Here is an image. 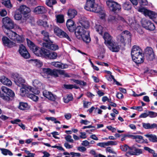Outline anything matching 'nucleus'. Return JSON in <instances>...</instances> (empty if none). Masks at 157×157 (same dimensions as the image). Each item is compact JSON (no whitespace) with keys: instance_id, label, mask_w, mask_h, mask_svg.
<instances>
[{"instance_id":"obj_13","label":"nucleus","mask_w":157,"mask_h":157,"mask_svg":"<svg viewBox=\"0 0 157 157\" xmlns=\"http://www.w3.org/2000/svg\"><path fill=\"white\" fill-rule=\"evenodd\" d=\"M19 52L22 56L25 59L30 57V56L25 46L23 44L19 46Z\"/></svg>"},{"instance_id":"obj_39","label":"nucleus","mask_w":157,"mask_h":157,"mask_svg":"<svg viewBox=\"0 0 157 157\" xmlns=\"http://www.w3.org/2000/svg\"><path fill=\"white\" fill-rule=\"evenodd\" d=\"M134 139H135L136 141L139 143H142L143 142V137L140 135H135Z\"/></svg>"},{"instance_id":"obj_45","label":"nucleus","mask_w":157,"mask_h":157,"mask_svg":"<svg viewBox=\"0 0 157 157\" xmlns=\"http://www.w3.org/2000/svg\"><path fill=\"white\" fill-rule=\"evenodd\" d=\"M96 30L101 35L103 33V27L99 25H96L95 26Z\"/></svg>"},{"instance_id":"obj_26","label":"nucleus","mask_w":157,"mask_h":157,"mask_svg":"<svg viewBox=\"0 0 157 157\" xmlns=\"http://www.w3.org/2000/svg\"><path fill=\"white\" fill-rule=\"evenodd\" d=\"M0 81L2 83L5 85L9 86L11 85L12 82L11 81L5 77H2L0 78Z\"/></svg>"},{"instance_id":"obj_2","label":"nucleus","mask_w":157,"mask_h":157,"mask_svg":"<svg viewBox=\"0 0 157 157\" xmlns=\"http://www.w3.org/2000/svg\"><path fill=\"white\" fill-rule=\"evenodd\" d=\"M75 33L78 39L82 40L86 43H89L91 40L89 31H86L81 26H78L76 27Z\"/></svg>"},{"instance_id":"obj_63","label":"nucleus","mask_w":157,"mask_h":157,"mask_svg":"<svg viewBox=\"0 0 157 157\" xmlns=\"http://www.w3.org/2000/svg\"><path fill=\"white\" fill-rule=\"evenodd\" d=\"M64 146L67 149H71L73 147V146L67 142H65L64 144Z\"/></svg>"},{"instance_id":"obj_40","label":"nucleus","mask_w":157,"mask_h":157,"mask_svg":"<svg viewBox=\"0 0 157 157\" xmlns=\"http://www.w3.org/2000/svg\"><path fill=\"white\" fill-rule=\"evenodd\" d=\"M28 106V104L26 103L20 102L19 108L21 110H24L27 109Z\"/></svg>"},{"instance_id":"obj_6","label":"nucleus","mask_w":157,"mask_h":157,"mask_svg":"<svg viewBox=\"0 0 157 157\" xmlns=\"http://www.w3.org/2000/svg\"><path fill=\"white\" fill-rule=\"evenodd\" d=\"M106 3L109 10L114 13H117L121 9V5L113 0H108Z\"/></svg>"},{"instance_id":"obj_27","label":"nucleus","mask_w":157,"mask_h":157,"mask_svg":"<svg viewBox=\"0 0 157 157\" xmlns=\"http://www.w3.org/2000/svg\"><path fill=\"white\" fill-rule=\"evenodd\" d=\"M103 38L105 40V44L111 42L113 40L112 37L108 33H105L103 36Z\"/></svg>"},{"instance_id":"obj_37","label":"nucleus","mask_w":157,"mask_h":157,"mask_svg":"<svg viewBox=\"0 0 157 157\" xmlns=\"http://www.w3.org/2000/svg\"><path fill=\"white\" fill-rule=\"evenodd\" d=\"M73 98L71 94H68L63 98L64 102L65 103H68L70 101L72 100Z\"/></svg>"},{"instance_id":"obj_58","label":"nucleus","mask_w":157,"mask_h":157,"mask_svg":"<svg viewBox=\"0 0 157 157\" xmlns=\"http://www.w3.org/2000/svg\"><path fill=\"white\" fill-rule=\"evenodd\" d=\"M97 145L102 147H105L107 146V142H101L98 143Z\"/></svg>"},{"instance_id":"obj_41","label":"nucleus","mask_w":157,"mask_h":157,"mask_svg":"<svg viewBox=\"0 0 157 157\" xmlns=\"http://www.w3.org/2000/svg\"><path fill=\"white\" fill-rule=\"evenodd\" d=\"M132 7V5L129 2H125L123 5L124 9L126 10H129Z\"/></svg>"},{"instance_id":"obj_44","label":"nucleus","mask_w":157,"mask_h":157,"mask_svg":"<svg viewBox=\"0 0 157 157\" xmlns=\"http://www.w3.org/2000/svg\"><path fill=\"white\" fill-rule=\"evenodd\" d=\"M56 0H46V5L50 7H52V5L56 4Z\"/></svg>"},{"instance_id":"obj_16","label":"nucleus","mask_w":157,"mask_h":157,"mask_svg":"<svg viewBox=\"0 0 157 157\" xmlns=\"http://www.w3.org/2000/svg\"><path fill=\"white\" fill-rule=\"evenodd\" d=\"M138 11L141 13H143L144 14L145 16H147L149 17L150 18L155 17L156 16L154 12L149 10L147 9H145L144 8H141L139 9Z\"/></svg>"},{"instance_id":"obj_33","label":"nucleus","mask_w":157,"mask_h":157,"mask_svg":"<svg viewBox=\"0 0 157 157\" xmlns=\"http://www.w3.org/2000/svg\"><path fill=\"white\" fill-rule=\"evenodd\" d=\"M81 26L85 29H87L89 27L90 23L89 21L86 19L81 20L80 22Z\"/></svg>"},{"instance_id":"obj_56","label":"nucleus","mask_w":157,"mask_h":157,"mask_svg":"<svg viewBox=\"0 0 157 157\" xmlns=\"http://www.w3.org/2000/svg\"><path fill=\"white\" fill-rule=\"evenodd\" d=\"M7 14V12L5 9H3L0 10V15L1 16H5Z\"/></svg>"},{"instance_id":"obj_55","label":"nucleus","mask_w":157,"mask_h":157,"mask_svg":"<svg viewBox=\"0 0 157 157\" xmlns=\"http://www.w3.org/2000/svg\"><path fill=\"white\" fill-rule=\"evenodd\" d=\"M43 71L44 73L50 75L51 71V69L49 68H44L43 69Z\"/></svg>"},{"instance_id":"obj_5","label":"nucleus","mask_w":157,"mask_h":157,"mask_svg":"<svg viewBox=\"0 0 157 157\" xmlns=\"http://www.w3.org/2000/svg\"><path fill=\"white\" fill-rule=\"evenodd\" d=\"M117 39L118 42L121 43L124 46H125L126 43H129L131 41L130 33L128 31H124L117 36Z\"/></svg>"},{"instance_id":"obj_19","label":"nucleus","mask_w":157,"mask_h":157,"mask_svg":"<svg viewBox=\"0 0 157 157\" xmlns=\"http://www.w3.org/2000/svg\"><path fill=\"white\" fill-rule=\"evenodd\" d=\"M2 40L4 45L9 48H11L15 45L14 43L11 41L6 37H3L2 38Z\"/></svg>"},{"instance_id":"obj_4","label":"nucleus","mask_w":157,"mask_h":157,"mask_svg":"<svg viewBox=\"0 0 157 157\" xmlns=\"http://www.w3.org/2000/svg\"><path fill=\"white\" fill-rule=\"evenodd\" d=\"M2 21L3 23L2 28L8 31V33H9L10 31H11V30L14 29L15 26L17 28L20 29V28L19 26H17L14 24V21L8 17L3 18L2 19Z\"/></svg>"},{"instance_id":"obj_18","label":"nucleus","mask_w":157,"mask_h":157,"mask_svg":"<svg viewBox=\"0 0 157 157\" xmlns=\"http://www.w3.org/2000/svg\"><path fill=\"white\" fill-rule=\"evenodd\" d=\"M52 42L51 41L49 42L43 43V46L50 50L55 51L58 49V46L57 45L52 44Z\"/></svg>"},{"instance_id":"obj_28","label":"nucleus","mask_w":157,"mask_h":157,"mask_svg":"<svg viewBox=\"0 0 157 157\" xmlns=\"http://www.w3.org/2000/svg\"><path fill=\"white\" fill-rule=\"evenodd\" d=\"M142 125L143 127L146 129H151L155 128H157V124L155 123L151 124L149 123H143Z\"/></svg>"},{"instance_id":"obj_24","label":"nucleus","mask_w":157,"mask_h":157,"mask_svg":"<svg viewBox=\"0 0 157 157\" xmlns=\"http://www.w3.org/2000/svg\"><path fill=\"white\" fill-rule=\"evenodd\" d=\"M1 89L3 92L8 95L9 96L11 97H14L15 95L14 93L10 89L5 86L2 87L1 88Z\"/></svg>"},{"instance_id":"obj_22","label":"nucleus","mask_w":157,"mask_h":157,"mask_svg":"<svg viewBox=\"0 0 157 157\" xmlns=\"http://www.w3.org/2000/svg\"><path fill=\"white\" fill-rule=\"evenodd\" d=\"M67 26L68 30L71 32H73L75 27L74 22L71 19H68L67 22Z\"/></svg>"},{"instance_id":"obj_7","label":"nucleus","mask_w":157,"mask_h":157,"mask_svg":"<svg viewBox=\"0 0 157 157\" xmlns=\"http://www.w3.org/2000/svg\"><path fill=\"white\" fill-rule=\"evenodd\" d=\"M6 34L11 39L18 43H22L25 40L23 35H19L12 31H10L9 33H6Z\"/></svg>"},{"instance_id":"obj_8","label":"nucleus","mask_w":157,"mask_h":157,"mask_svg":"<svg viewBox=\"0 0 157 157\" xmlns=\"http://www.w3.org/2000/svg\"><path fill=\"white\" fill-rule=\"evenodd\" d=\"M30 91L35 94H38L39 91L35 90L33 87L30 86H24L20 89V95L21 96L23 97L25 96V94L28 93Z\"/></svg>"},{"instance_id":"obj_59","label":"nucleus","mask_w":157,"mask_h":157,"mask_svg":"<svg viewBox=\"0 0 157 157\" xmlns=\"http://www.w3.org/2000/svg\"><path fill=\"white\" fill-rule=\"evenodd\" d=\"M91 103L89 102L84 101H83V107L84 108H88L89 106H90Z\"/></svg>"},{"instance_id":"obj_20","label":"nucleus","mask_w":157,"mask_h":157,"mask_svg":"<svg viewBox=\"0 0 157 157\" xmlns=\"http://www.w3.org/2000/svg\"><path fill=\"white\" fill-rule=\"evenodd\" d=\"M33 12L36 14H42L46 13L47 10L44 7L42 6H38L34 8Z\"/></svg>"},{"instance_id":"obj_48","label":"nucleus","mask_w":157,"mask_h":157,"mask_svg":"<svg viewBox=\"0 0 157 157\" xmlns=\"http://www.w3.org/2000/svg\"><path fill=\"white\" fill-rule=\"evenodd\" d=\"M0 97L4 100L8 101L10 100V98L9 96L5 95L4 94H1L0 91Z\"/></svg>"},{"instance_id":"obj_14","label":"nucleus","mask_w":157,"mask_h":157,"mask_svg":"<svg viewBox=\"0 0 157 157\" xmlns=\"http://www.w3.org/2000/svg\"><path fill=\"white\" fill-rule=\"evenodd\" d=\"M145 54L147 59L151 61L155 58L153 49L151 47H147L145 50Z\"/></svg>"},{"instance_id":"obj_3","label":"nucleus","mask_w":157,"mask_h":157,"mask_svg":"<svg viewBox=\"0 0 157 157\" xmlns=\"http://www.w3.org/2000/svg\"><path fill=\"white\" fill-rule=\"evenodd\" d=\"M131 54L133 60L136 63H140L144 61L142 51L139 46L136 45L133 46Z\"/></svg>"},{"instance_id":"obj_32","label":"nucleus","mask_w":157,"mask_h":157,"mask_svg":"<svg viewBox=\"0 0 157 157\" xmlns=\"http://www.w3.org/2000/svg\"><path fill=\"white\" fill-rule=\"evenodd\" d=\"M77 11L74 9H70L68 10L67 14L69 17L72 18L77 14Z\"/></svg>"},{"instance_id":"obj_29","label":"nucleus","mask_w":157,"mask_h":157,"mask_svg":"<svg viewBox=\"0 0 157 157\" xmlns=\"http://www.w3.org/2000/svg\"><path fill=\"white\" fill-rule=\"evenodd\" d=\"M41 33L43 36V40L46 41V43L51 42V40L49 38V33L46 31L43 30L41 32Z\"/></svg>"},{"instance_id":"obj_38","label":"nucleus","mask_w":157,"mask_h":157,"mask_svg":"<svg viewBox=\"0 0 157 157\" xmlns=\"http://www.w3.org/2000/svg\"><path fill=\"white\" fill-rule=\"evenodd\" d=\"M143 151L141 149L136 148L134 149V151H131L130 152V154L131 155H139L142 153Z\"/></svg>"},{"instance_id":"obj_10","label":"nucleus","mask_w":157,"mask_h":157,"mask_svg":"<svg viewBox=\"0 0 157 157\" xmlns=\"http://www.w3.org/2000/svg\"><path fill=\"white\" fill-rule=\"evenodd\" d=\"M54 32L56 35L60 38H64L71 41V40L68 34L58 27L54 29Z\"/></svg>"},{"instance_id":"obj_62","label":"nucleus","mask_w":157,"mask_h":157,"mask_svg":"<svg viewBox=\"0 0 157 157\" xmlns=\"http://www.w3.org/2000/svg\"><path fill=\"white\" fill-rule=\"evenodd\" d=\"M106 150L107 151H108L110 153H112L113 154H116V153L113 151V149L111 148L110 147H107Z\"/></svg>"},{"instance_id":"obj_25","label":"nucleus","mask_w":157,"mask_h":157,"mask_svg":"<svg viewBox=\"0 0 157 157\" xmlns=\"http://www.w3.org/2000/svg\"><path fill=\"white\" fill-rule=\"evenodd\" d=\"M19 10L22 14L24 15L29 13L30 11V9L25 5L20 6L19 8Z\"/></svg>"},{"instance_id":"obj_30","label":"nucleus","mask_w":157,"mask_h":157,"mask_svg":"<svg viewBox=\"0 0 157 157\" xmlns=\"http://www.w3.org/2000/svg\"><path fill=\"white\" fill-rule=\"evenodd\" d=\"M95 3V0H86V3L84 6V8L86 10H88L90 7L93 6Z\"/></svg>"},{"instance_id":"obj_9","label":"nucleus","mask_w":157,"mask_h":157,"mask_svg":"<svg viewBox=\"0 0 157 157\" xmlns=\"http://www.w3.org/2000/svg\"><path fill=\"white\" fill-rule=\"evenodd\" d=\"M142 25L143 27L150 30H153L155 29L154 24L151 21L143 18L141 21Z\"/></svg>"},{"instance_id":"obj_54","label":"nucleus","mask_w":157,"mask_h":157,"mask_svg":"<svg viewBox=\"0 0 157 157\" xmlns=\"http://www.w3.org/2000/svg\"><path fill=\"white\" fill-rule=\"evenodd\" d=\"M59 74L63 75L64 77H69V75L67 73L65 72V71L63 70H59Z\"/></svg>"},{"instance_id":"obj_35","label":"nucleus","mask_w":157,"mask_h":157,"mask_svg":"<svg viewBox=\"0 0 157 157\" xmlns=\"http://www.w3.org/2000/svg\"><path fill=\"white\" fill-rule=\"evenodd\" d=\"M2 3L7 8H10L12 7L10 0H2Z\"/></svg>"},{"instance_id":"obj_1","label":"nucleus","mask_w":157,"mask_h":157,"mask_svg":"<svg viewBox=\"0 0 157 157\" xmlns=\"http://www.w3.org/2000/svg\"><path fill=\"white\" fill-rule=\"evenodd\" d=\"M28 46L36 56L44 57L46 58L55 59L57 57V54L55 52L50 53L43 48H40L36 46L30 40L27 39Z\"/></svg>"},{"instance_id":"obj_12","label":"nucleus","mask_w":157,"mask_h":157,"mask_svg":"<svg viewBox=\"0 0 157 157\" xmlns=\"http://www.w3.org/2000/svg\"><path fill=\"white\" fill-rule=\"evenodd\" d=\"M12 76L16 84L19 86H22L25 82V80L21 77L17 73H13Z\"/></svg>"},{"instance_id":"obj_42","label":"nucleus","mask_w":157,"mask_h":157,"mask_svg":"<svg viewBox=\"0 0 157 157\" xmlns=\"http://www.w3.org/2000/svg\"><path fill=\"white\" fill-rule=\"evenodd\" d=\"M27 96L34 101H36L38 100V97L33 94H29Z\"/></svg>"},{"instance_id":"obj_57","label":"nucleus","mask_w":157,"mask_h":157,"mask_svg":"<svg viewBox=\"0 0 157 157\" xmlns=\"http://www.w3.org/2000/svg\"><path fill=\"white\" fill-rule=\"evenodd\" d=\"M144 149L145 150L148 151L149 153L152 154L155 152V151L154 150L148 147H144Z\"/></svg>"},{"instance_id":"obj_47","label":"nucleus","mask_w":157,"mask_h":157,"mask_svg":"<svg viewBox=\"0 0 157 157\" xmlns=\"http://www.w3.org/2000/svg\"><path fill=\"white\" fill-rule=\"evenodd\" d=\"M73 81L74 82L79 84L80 86H85L86 84V82L80 80L74 79L73 80Z\"/></svg>"},{"instance_id":"obj_46","label":"nucleus","mask_w":157,"mask_h":157,"mask_svg":"<svg viewBox=\"0 0 157 157\" xmlns=\"http://www.w3.org/2000/svg\"><path fill=\"white\" fill-rule=\"evenodd\" d=\"M148 117L151 118H154L157 117V113L152 111H148Z\"/></svg>"},{"instance_id":"obj_61","label":"nucleus","mask_w":157,"mask_h":157,"mask_svg":"<svg viewBox=\"0 0 157 157\" xmlns=\"http://www.w3.org/2000/svg\"><path fill=\"white\" fill-rule=\"evenodd\" d=\"M15 19L17 20H19L21 19L22 16L20 14H16L14 16Z\"/></svg>"},{"instance_id":"obj_51","label":"nucleus","mask_w":157,"mask_h":157,"mask_svg":"<svg viewBox=\"0 0 157 157\" xmlns=\"http://www.w3.org/2000/svg\"><path fill=\"white\" fill-rule=\"evenodd\" d=\"M65 139L67 141L70 143H73L74 140L71 135H68L65 137Z\"/></svg>"},{"instance_id":"obj_23","label":"nucleus","mask_w":157,"mask_h":157,"mask_svg":"<svg viewBox=\"0 0 157 157\" xmlns=\"http://www.w3.org/2000/svg\"><path fill=\"white\" fill-rule=\"evenodd\" d=\"M33 85L37 89H43L44 88V85L39 80L35 79L33 81Z\"/></svg>"},{"instance_id":"obj_36","label":"nucleus","mask_w":157,"mask_h":157,"mask_svg":"<svg viewBox=\"0 0 157 157\" xmlns=\"http://www.w3.org/2000/svg\"><path fill=\"white\" fill-rule=\"evenodd\" d=\"M0 150L1 151L2 154L4 155H9L11 156L13 155L12 152L8 149L4 148H0Z\"/></svg>"},{"instance_id":"obj_60","label":"nucleus","mask_w":157,"mask_h":157,"mask_svg":"<svg viewBox=\"0 0 157 157\" xmlns=\"http://www.w3.org/2000/svg\"><path fill=\"white\" fill-rule=\"evenodd\" d=\"M138 2L141 5H146L147 4V2L146 0H138Z\"/></svg>"},{"instance_id":"obj_64","label":"nucleus","mask_w":157,"mask_h":157,"mask_svg":"<svg viewBox=\"0 0 157 157\" xmlns=\"http://www.w3.org/2000/svg\"><path fill=\"white\" fill-rule=\"evenodd\" d=\"M148 117V112L142 113L140 116V118H145Z\"/></svg>"},{"instance_id":"obj_31","label":"nucleus","mask_w":157,"mask_h":157,"mask_svg":"<svg viewBox=\"0 0 157 157\" xmlns=\"http://www.w3.org/2000/svg\"><path fill=\"white\" fill-rule=\"evenodd\" d=\"M145 136L148 138L150 141L153 142H157V137L155 135L152 134H146Z\"/></svg>"},{"instance_id":"obj_34","label":"nucleus","mask_w":157,"mask_h":157,"mask_svg":"<svg viewBox=\"0 0 157 157\" xmlns=\"http://www.w3.org/2000/svg\"><path fill=\"white\" fill-rule=\"evenodd\" d=\"M56 20L57 23H62L64 21V15L63 14H58L56 15Z\"/></svg>"},{"instance_id":"obj_43","label":"nucleus","mask_w":157,"mask_h":157,"mask_svg":"<svg viewBox=\"0 0 157 157\" xmlns=\"http://www.w3.org/2000/svg\"><path fill=\"white\" fill-rule=\"evenodd\" d=\"M59 70L57 69L51 70L50 75L53 76L55 77H58V74H59Z\"/></svg>"},{"instance_id":"obj_52","label":"nucleus","mask_w":157,"mask_h":157,"mask_svg":"<svg viewBox=\"0 0 157 157\" xmlns=\"http://www.w3.org/2000/svg\"><path fill=\"white\" fill-rule=\"evenodd\" d=\"M120 147L122 151H126L128 149L129 146L125 144L124 145L120 146Z\"/></svg>"},{"instance_id":"obj_21","label":"nucleus","mask_w":157,"mask_h":157,"mask_svg":"<svg viewBox=\"0 0 157 157\" xmlns=\"http://www.w3.org/2000/svg\"><path fill=\"white\" fill-rule=\"evenodd\" d=\"M43 94L44 96L50 100L54 101L56 99V96L55 95L47 90H44L43 92Z\"/></svg>"},{"instance_id":"obj_17","label":"nucleus","mask_w":157,"mask_h":157,"mask_svg":"<svg viewBox=\"0 0 157 157\" xmlns=\"http://www.w3.org/2000/svg\"><path fill=\"white\" fill-rule=\"evenodd\" d=\"M86 10L96 13H102V8L101 6L95 3L94 4L93 6H90L88 9V10Z\"/></svg>"},{"instance_id":"obj_50","label":"nucleus","mask_w":157,"mask_h":157,"mask_svg":"<svg viewBox=\"0 0 157 157\" xmlns=\"http://www.w3.org/2000/svg\"><path fill=\"white\" fill-rule=\"evenodd\" d=\"M107 142V146L116 145L117 144V142L115 141H109Z\"/></svg>"},{"instance_id":"obj_15","label":"nucleus","mask_w":157,"mask_h":157,"mask_svg":"<svg viewBox=\"0 0 157 157\" xmlns=\"http://www.w3.org/2000/svg\"><path fill=\"white\" fill-rule=\"evenodd\" d=\"M106 45L109 49L113 52H117L119 50L120 47L119 45L113 40Z\"/></svg>"},{"instance_id":"obj_49","label":"nucleus","mask_w":157,"mask_h":157,"mask_svg":"<svg viewBox=\"0 0 157 157\" xmlns=\"http://www.w3.org/2000/svg\"><path fill=\"white\" fill-rule=\"evenodd\" d=\"M45 119L48 121H54L55 123H58L60 124V122L59 121L56 120V119L54 117H46Z\"/></svg>"},{"instance_id":"obj_53","label":"nucleus","mask_w":157,"mask_h":157,"mask_svg":"<svg viewBox=\"0 0 157 157\" xmlns=\"http://www.w3.org/2000/svg\"><path fill=\"white\" fill-rule=\"evenodd\" d=\"M52 64L56 67L61 68V63L59 62H53Z\"/></svg>"},{"instance_id":"obj_11","label":"nucleus","mask_w":157,"mask_h":157,"mask_svg":"<svg viewBox=\"0 0 157 157\" xmlns=\"http://www.w3.org/2000/svg\"><path fill=\"white\" fill-rule=\"evenodd\" d=\"M109 21L111 23L115 24L120 21L122 22L124 24H126V21L122 17L117 16L116 17L110 15L109 17Z\"/></svg>"}]
</instances>
